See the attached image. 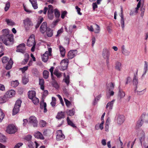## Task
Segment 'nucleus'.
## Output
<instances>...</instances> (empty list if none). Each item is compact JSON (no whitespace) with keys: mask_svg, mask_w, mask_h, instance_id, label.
<instances>
[{"mask_svg":"<svg viewBox=\"0 0 148 148\" xmlns=\"http://www.w3.org/2000/svg\"><path fill=\"white\" fill-rule=\"evenodd\" d=\"M144 71H143V75H145L147 71L148 70V63L146 61H145L144 62Z\"/></svg>","mask_w":148,"mask_h":148,"instance_id":"obj_36","label":"nucleus"},{"mask_svg":"<svg viewBox=\"0 0 148 148\" xmlns=\"http://www.w3.org/2000/svg\"><path fill=\"white\" fill-rule=\"evenodd\" d=\"M63 32V27H62L60 29L58 30L57 32V34L56 35V37L59 36L60 34L62 33Z\"/></svg>","mask_w":148,"mask_h":148,"instance_id":"obj_50","label":"nucleus"},{"mask_svg":"<svg viewBox=\"0 0 148 148\" xmlns=\"http://www.w3.org/2000/svg\"><path fill=\"white\" fill-rule=\"evenodd\" d=\"M25 49L26 47L25 44L22 43L17 46L16 51L18 52L24 53L25 52Z\"/></svg>","mask_w":148,"mask_h":148,"instance_id":"obj_11","label":"nucleus"},{"mask_svg":"<svg viewBox=\"0 0 148 148\" xmlns=\"http://www.w3.org/2000/svg\"><path fill=\"white\" fill-rule=\"evenodd\" d=\"M46 32L47 35L48 37H51L53 35L52 31L50 28L47 29V30Z\"/></svg>","mask_w":148,"mask_h":148,"instance_id":"obj_33","label":"nucleus"},{"mask_svg":"<svg viewBox=\"0 0 148 148\" xmlns=\"http://www.w3.org/2000/svg\"><path fill=\"white\" fill-rule=\"evenodd\" d=\"M77 53L76 50H73L70 51L68 53L67 57L68 59H71L75 56Z\"/></svg>","mask_w":148,"mask_h":148,"instance_id":"obj_10","label":"nucleus"},{"mask_svg":"<svg viewBox=\"0 0 148 148\" xmlns=\"http://www.w3.org/2000/svg\"><path fill=\"white\" fill-rule=\"evenodd\" d=\"M76 28V26L75 25H70L69 26L68 29L69 33H71L73 31V29Z\"/></svg>","mask_w":148,"mask_h":148,"instance_id":"obj_42","label":"nucleus"},{"mask_svg":"<svg viewBox=\"0 0 148 148\" xmlns=\"http://www.w3.org/2000/svg\"><path fill=\"white\" fill-rule=\"evenodd\" d=\"M93 10H95V8H97L98 6L96 3H94L92 4Z\"/></svg>","mask_w":148,"mask_h":148,"instance_id":"obj_61","label":"nucleus"},{"mask_svg":"<svg viewBox=\"0 0 148 148\" xmlns=\"http://www.w3.org/2000/svg\"><path fill=\"white\" fill-rule=\"evenodd\" d=\"M142 119L141 120H139L137 122L136 127V128H138L142 126L143 124V122L142 121Z\"/></svg>","mask_w":148,"mask_h":148,"instance_id":"obj_38","label":"nucleus"},{"mask_svg":"<svg viewBox=\"0 0 148 148\" xmlns=\"http://www.w3.org/2000/svg\"><path fill=\"white\" fill-rule=\"evenodd\" d=\"M19 82L17 80L12 81L11 82V85L12 86L15 87L19 84Z\"/></svg>","mask_w":148,"mask_h":148,"instance_id":"obj_41","label":"nucleus"},{"mask_svg":"<svg viewBox=\"0 0 148 148\" xmlns=\"http://www.w3.org/2000/svg\"><path fill=\"white\" fill-rule=\"evenodd\" d=\"M146 92V89H144L140 91H137V94L139 95H142L145 93Z\"/></svg>","mask_w":148,"mask_h":148,"instance_id":"obj_54","label":"nucleus"},{"mask_svg":"<svg viewBox=\"0 0 148 148\" xmlns=\"http://www.w3.org/2000/svg\"><path fill=\"white\" fill-rule=\"evenodd\" d=\"M28 66H26L23 68H20L19 69V70L21 71L23 73L28 69Z\"/></svg>","mask_w":148,"mask_h":148,"instance_id":"obj_47","label":"nucleus"},{"mask_svg":"<svg viewBox=\"0 0 148 148\" xmlns=\"http://www.w3.org/2000/svg\"><path fill=\"white\" fill-rule=\"evenodd\" d=\"M133 84L136 86L138 83V78L137 77V74H134L133 79Z\"/></svg>","mask_w":148,"mask_h":148,"instance_id":"obj_29","label":"nucleus"},{"mask_svg":"<svg viewBox=\"0 0 148 148\" xmlns=\"http://www.w3.org/2000/svg\"><path fill=\"white\" fill-rule=\"evenodd\" d=\"M48 28H49L47 27V23L46 22H44L40 27V31L43 34Z\"/></svg>","mask_w":148,"mask_h":148,"instance_id":"obj_16","label":"nucleus"},{"mask_svg":"<svg viewBox=\"0 0 148 148\" xmlns=\"http://www.w3.org/2000/svg\"><path fill=\"white\" fill-rule=\"evenodd\" d=\"M13 64V62L10 59L6 64L5 69L7 70H9L11 69Z\"/></svg>","mask_w":148,"mask_h":148,"instance_id":"obj_23","label":"nucleus"},{"mask_svg":"<svg viewBox=\"0 0 148 148\" xmlns=\"http://www.w3.org/2000/svg\"><path fill=\"white\" fill-rule=\"evenodd\" d=\"M122 53L125 56H128L130 54V51L126 49L122 51Z\"/></svg>","mask_w":148,"mask_h":148,"instance_id":"obj_51","label":"nucleus"},{"mask_svg":"<svg viewBox=\"0 0 148 148\" xmlns=\"http://www.w3.org/2000/svg\"><path fill=\"white\" fill-rule=\"evenodd\" d=\"M95 25L97 26V28L95 29V33H98L99 32L100 30L99 26L97 24H95Z\"/></svg>","mask_w":148,"mask_h":148,"instance_id":"obj_56","label":"nucleus"},{"mask_svg":"<svg viewBox=\"0 0 148 148\" xmlns=\"http://www.w3.org/2000/svg\"><path fill=\"white\" fill-rule=\"evenodd\" d=\"M35 138H39L41 140L44 139V137L42 134L40 132L37 131L35 132L34 134Z\"/></svg>","mask_w":148,"mask_h":148,"instance_id":"obj_17","label":"nucleus"},{"mask_svg":"<svg viewBox=\"0 0 148 148\" xmlns=\"http://www.w3.org/2000/svg\"><path fill=\"white\" fill-rule=\"evenodd\" d=\"M140 134L139 139L141 144H142V143L144 141L145 138L144 132L143 131H141Z\"/></svg>","mask_w":148,"mask_h":148,"instance_id":"obj_20","label":"nucleus"},{"mask_svg":"<svg viewBox=\"0 0 148 148\" xmlns=\"http://www.w3.org/2000/svg\"><path fill=\"white\" fill-rule=\"evenodd\" d=\"M49 72L46 70L44 71L43 72V77L45 79H47L49 77Z\"/></svg>","mask_w":148,"mask_h":148,"instance_id":"obj_44","label":"nucleus"},{"mask_svg":"<svg viewBox=\"0 0 148 148\" xmlns=\"http://www.w3.org/2000/svg\"><path fill=\"white\" fill-rule=\"evenodd\" d=\"M115 69L118 71H121V63L117 62L116 63L115 66Z\"/></svg>","mask_w":148,"mask_h":148,"instance_id":"obj_32","label":"nucleus"},{"mask_svg":"<svg viewBox=\"0 0 148 148\" xmlns=\"http://www.w3.org/2000/svg\"><path fill=\"white\" fill-rule=\"evenodd\" d=\"M21 102H16L14 107L12 110V115H15L17 114L19 111V108L21 107Z\"/></svg>","mask_w":148,"mask_h":148,"instance_id":"obj_8","label":"nucleus"},{"mask_svg":"<svg viewBox=\"0 0 148 148\" xmlns=\"http://www.w3.org/2000/svg\"><path fill=\"white\" fill-rule=\"evenodd\" d=\"M108 91L107 95L108 98H109L110 96H112L114 95V92L112 91V90Z\"/></svg>","mask_w":148,"mask_h":148,"instance_id":"obj_46","label":"nucleus"},{"mask_svg":"<svg viewBox=\"0 0 148 148\" xmlns=\"http://www.w3.org/2000/svg\"><path fill=\"white\" fill-rule=\"evenodd\" d=\"M3 35L1 38L3 43L6 45L12 44L13 41V35L9 34V30L8 29H4L2 30Z\"/></svg>","mask_w":148,"mask_h":148,"instance_id":"obj_1","label":"nucleus"},{"mask_svg":"<svg viewBox=\"0 0 148 148\" xmlns=\"http://www.w3.org/2000/svg\"><path fill=\"white\" fill-rule=\"evenodd\" d=\"M36 92L34 90H29L28 92V97L32 102H39L38 99L36 97Z\"/></svg>","mask_w":148,"mask_h":148,"instance_id":"obj_2","label":"nucleus"},{"mask_svg":"<svg viewBox=\"0 0 148 148\" xmlns=\"http://www.w3.org/2000/svg\"><path fill=\"white\" fill-rule=\"evenodd\" d=\"M29 1L34 9H36L38 8V5L36 0H29Z\"/></svg>","mask_w":148,"mask_h":148,"instance_id":"obj_24","label":"nucleus"},{"mask_svg":"<svg viewBox=\"0 0 148 148\" xmlns=\"http://www.w3.org/2000/svg\"><path fill=\"white\" fill-rule=\"evenodd\" d=\"M141 118L144 119L146 122L148 123V114H146L145 113H143L141 115Z\"/></svg>","mask_w":148,"mask_h":148,"instance_id":"obj_39","label":"nucleus"},{"mask_svg":"<svg viewBox=\"0 0 148 148\" xmlns=\"http://www.w3.org/2000/svg\"><path fill=\"white\" fill-rule=\"evenodd\" d=\"M114 87V85L113 83L110 82L108 84L107 90H112Z\"/></svg>","mask_w":148,"mask_h":148,"instance_id":"obj_30","label":"nucleus"},{"mask_svg":"<svg viewBox=\"0 0 148 148\" xmlns=\"http://www.w3.org/2000/svg\"><path fill=\"white\" fill-rule=\"evenodd\" d=\"M25 27H27L29 26L32 25V23L31 21V20L27 18L23 21Z\"/></svg>","mask_w":148,"mask_h":148,"instance_id":"obj_18","label":"nucleus"},{"mask_svg":"<svg viewBox=\"0 0 148 148\" xmlns=\"http://www.w3.org/2000/svg\"><path fill=\"white\" fill-rule=\"evenodd\" d=\"M59 48L62 56V57H64L66 53L65 49L61 45L59 46Z\"/></svg>","mask_w":148,"mask_h":148,"instance_id":"obj_22","label":"nucleus"},{"mask_svg":"<svg viewBox=\"0 0 148 148\" xmlns=\"http://www.w3.org/2000/svg\"><path fill=\"white\" fill-rule=\"evenodd\" d=\"M6 141V137L2 134L0 133V141L1 142H5Z\"/></svg>","mask_w":148,"mask_h":148,"instance_id":"obj_43","label":"nucleus"},{"mask_svg":"<svg viewBox=\"0 0 148 148\" xmlns=\"http://www.w3.org/2000/svg\"><path fill=\"white\" fill-rule=\"evenodd\" d=\"M22 82L23 84H25L28 82V79L25 77H23L22 79Z\"/></svg>","mask_w":148,"mask_h":148,"instance_id":"obj_57","label":"nucleus"},{"mask_svg":"<svg viewBox=\"0 0 148 148\" xmlns=\"http://www.w3.org/2000/svg\"><path fill=\"white\" fill-rule=\"evenodd\" d=\"M101 94L97 96L96 97H95V102H97V101H98L99 100V99L101 98Z\"/></svg>","mask_w":148,"mask_h":148,"instance_id":"obj_59","label":"nucleus"},{"mask_svg":"<svg viewBox=\"0 0 148 148\" xmlns=\"http://www.w3.org/2000/svg\"><path fill=\"white\" fill-rule=\"evenodd\" d=\"M69 60L68 59L62 60L60 63V69L61 71H64L66 69L68 65Z\"/></svg>","mask_w":148,"mask_h":148,"instance_id":"obj_3","label":"nucleus"},{"mask_svg":"<svg viewBox=\"0 0 148 148\" xmlns=\"http://www.w3.org/2000/svg\"><path fill=\"white\" fill-rule=\"evenodd\" d=\"M64 78L63 80L66 84L67 85H68L69 83V75L66 76L65 73H64Z\"/></svg>","mask_w":148,"mask_h":148,"instance_id":"obj_25","label":"nucleus"},{"mask_svg":"<svg viewBox=\"0 0 148 148\" xmlns=\"http://www.w3.org/2000/svg\"><path fill=\"white\" fill-rule=\"evenodd\" d=\"M66 113L68 115L73 116L74 115L75 113V110L73 109L72 110H68L66 111Z\"/></svg>","mask_w":148,"mask_h":148,"instance_id":"obj_28","label":"nucleus"},{"mask_svg":"<svg viewBox=\"0 0 148 148\" xmlns=\"http://www.w3.org/2000/svg\"><path fill=\"white\" fill-rule=\"evenodd\" d=\"M125 95V93L122 90L119 89L118 95V97L120 99L123 98Z\"/></svg>","mask_w":148,"mask_h":148,"instance_id":"obj_27","label":"nucleus"},{"mask_svg":"<svg viewBox=\"0 0 148 148\" xmlns=\"http://www.w3.org/2000/svg\"><path fill=\"white\" fill-rule=\"evenodd\" d=\"M4 114L0 108V122H1L4 117Z\"/></svg>","mask_w":148,"mask_h":148,"instance_id":"obj_45","label":"nucleus"},{"mask_svg":"<svg viewBox=\"0 0 148 148\" xmlns=\"http://www.w3.org/2000/svg\"><path fill=\"white\" fill-rule=\"evenodd\" d=\"M110 53L109 50L106 48L103 49L102 52V56L104 58H106V62L108 64L109 62V57Z\"/></svg>","mask_w":148,"mask_h":148,"instance_id":"obj_7","label":"nucleus"},{"mask_svg":"<svg viewBox=\"0 0 148 148\" xmlns=\"http://www.w3.org/2000/svg\"><path fill=\"white\" fill-rule=\"evenodd\" d=\"M48 8V17L50 20L53 19L54 16L53 14V8L52 6L51 5H49Z\"/></svg>","mask_w":148,"mask_h":148,"instance_id":"obj_9","label":"nucleus"},{"mask_svg":"<svg viewBox=\"0 0 148 148\" xmlns=\"http://www.w3.org/2000/svg\"><path fill=\"white\" fill-rule=\"evenodd\" d=\"M35 36L34 35H32L27 40V45L29 47H31L34 45H36Z\"/></svg>","mask_w":148,"mask_h":148,"instance_id":"obj_6","label":"nucleus"},{"mask_svg":"<svg viewBox=\"0 0 148 148\" xmlns=\"http://www.w3.org/2000/svg\"><path fill=\"white\" fill-rule=\"evenodd\" d=\"M10 7V3L9 2H7L6 5L5 7V11H7L9 9Z\"/></svg>","mask_w":148,"mask_h":148,"instance_id":"obj_55","label":"nucleus"},{"mask_svg":"<svg viewBox=\"0 0 148 148\" xmlns=\"http://www.w3.org/2000/svg\"><path fill=\"white\" fill-rule=\"evenodd\" d=\"M29 122L34 127H36L38 125V121L34 116H32L29 118Z\"/></svg>","mask_w":148,"mask_h":148,"instance_id":"obj_13","label":"nucleus"},{"mask_svg":"<svg viewBox=\"0 0 148 148\" xmlns=\"http://www.w3.org/2000/svg\"><path fill=\"white\" fill-rule=\"evenodd\" d=\"M57 133L56 139L57 140H62L65 138V136L62 133V131L61 130L57 131Z\"/></svg>","mask_w":148,"mask_h":148,"instance_id":"obj_12","label":"nucleus"},{"mask_svg":"<svg viewBox=\"0 0 148 148\" xmlns=\"http://www.w3.org/2000/svg\"><path fill=\"white\" fill-rule=\"evenodd\" d=\"M5 21L7 24L10 26H13L14 25V23L13 21L10 19H6Z\"/></svg>","mask_w":148,"mask_h":148,"instance_id":"obj_35","label":"nucleus"},{"mask_svg":"<svg viewBox=\"0 0 148 148\" xmlns=\"http://www.w3.org/2000/svg\"><path fill=\"white\" fill-rule=\"evenodd\" d=\"M65 117V114L64 112L61 111L58 112L56 118L58 119H63Z\"/></svg>","mask_w":148,"mask_h":148,"instance_id":"obj_19","label":"nucleus"},{"mask_svg":"<svg viewBox=\"0 0 148 148\" xmlns=\"http://www.w3.org/2000/svg\"><path fill=\"white\" fill-rule=\"evenodd\" d=\"M23 145V144L22 143H18L15 146L14 148H19V147Z\"/></svg>","mask_w":148,"mask_h":148,"instance_id":"obj_63","label":"nucleus"},{"mask_svg":"<svg viewBox=\"0 0 148 148\" xmlns=\"http://www.w3.org/2000/svg\"><path fill=\"white\" fill-rule=\"evenodd\" d=\"M15 92L13 90H11L7 92L5 95V96L8 98H10L15 95Z\"/></svg>","mask_w":148,"mask_h":148,"instance_id":"obj_15","label":"nucleus"},{"mask_svg":"<svg viewBox=\"0 0 148 148\" xmlns=\"http://www.w3.org/2000/svg\"><path fill=\"white\" fill-rule=\"evenodd\" d=\"M48 51L45 52L42 57V60L44 62H46L48 60V56L51 55L52 49L51 48H48Z\"/></svg>","mask_w":148,"mask_h":148,"instance_id":"obj_5","label":"nucleus"},{"mask_svg":"<svg viewBox=\"0 0 148 148\" xmlns=\"http://www.w3.org/2000/svg\"><path fill=\"white\" fill-rule=\"evenodd\" d=\"M44 80L43 79H39V84L40 86V88L41 89L43 90L44 89Z\"/></svg>","mask_w":148,"mask_h":148,"instance_id":"obj_34","label":"nucleus"},{"mask_svg":"<svg viewBox=\"0 0 148 148\" xmlns=\"http://www.w3.org/2000/svg\"><path fill=\"white\" fill-rule=\"evenodd\" d=\"M53 86L56 89H58L59 88V86L58 83L56 81H54L53 84Z\"/></svg>","mask_w":148,"mask_h":148,"instance_id":"obj_53","label":"nucleus"},{"mask_svg":"<svg viewBox=\"0 0 148 148\" xmlns=\"http://www.w3.org/2000/svg\"><path fill=\"white\" fill-rule=\"evenodd\" d=\"M17 130L16 127L13 125L10 124L7 127L6 132L9 134H14Z\"/></svg>","mask_w":148,"mask_h":148,"instance_id":"obj_4","label":"nucleus"},{"mask_svg":"<svg viewBox=\"0 0 148 148\" xmlns=\"http://www.w3.org/2000/svg\"><path fill=\"white\" fill-rule=\"evenodd\" d=\"M76 9L77 10V13L79 15H82V13L80 12L81 9L80 8H79L78 6H76L75 7Z\"/></svg>","mask_w":148,"mask_h":148,"instance_id":"obj_58","label":"nucleus"},{"mask_svg":"<svg viewBox=\"0 0 148 148\" xmlns=\"http://www.w3.org/2000/svg\"><path fill=\"white\" fill-rule=\"evenodd\" d=\"M54 74L56 75L58 78H60L62 76V73L57 69L55 70Z\"/></svg>","mask_w":148,"mask_h":148,"instance_id":"obj_31","label":"nucleus"},{"mask_svg":"<svg viewBox=\"0 0 148 148\" xmlns=\"http://www.w3.org/2000/svg\"><path fill=\"white\" fill-rule=\"evenodd\" d=\"M88 29L90 31L92 32L94 31V29L92 25H90V27L87 26Z\"/></svg>","mask_w":148,"mask_h":148,"instance_id":"obj_62","label":"nucleus"},{"mask_svg":"<svg viewBox=\"0 0 148 148\" xmlns=\"http://www.w3.org/2000/svg\"><path fill=\"white\" fill-rule=\"evenodd\" d=\"M124 116L123 115L120 114L118 115L117 123L118 124L121 125L124 122Z\"/></svg>","mask_w":148,"mask_h":148,"instance_id":"obj_14","label":"nucleus"},{"mask_svg":"<svg viewBox=\"0 0 148 148\" xmlns=\"http://www.w3.org/2000/svg\"><path fill=\"white\" fill-rule=\"evenodd\" d=\"M25 59L23 61V64H25L27 63L29 58V56L27 53L25 54Z\"/></svg>","mask_w":148,"mask_h":148,"instance_id":"obj_37","label":"nucleus"},{"mask_svg":"<svg viewBox=\"0 0 148 148\" xmlns=\"http://www.w3.org/2000/svg\"><path fill=\"white\" fill-rule=\"evenodd\" d=\"M9 59L6 57H4L3 58L2 62L3 63H7Z\"/></svg>","mask_w":148,"mask_h":148,"instance_id":"obj_52","label":"nucleus"},{"mask_svg":"<svg viewBox=\"0 0 148 148\" xmlns=\"http://www.w3.org/2000/svg\"><path fill=\"white\" fill-rule=\"evenodd\" d=\"M48 10V8L46 7L44 8L43 10H40L38 11V13L40 14H41L43 12V13L45 14H46Z\"/></svg>","mask_w":148,"mask_h":148,"instance_id":"obj_48","label":"nucleus"},{"mask_svg":"<svg viewBox=\"0 0 148 148\" xmlns=\"http://www.w3.org/2000/svg\"><path fill=\"white\" fill-rule=\"evenodd\" d=\"M54 12L56 17L57 18H58L60 16V14L58 10L57 9H55Z\"/></svg>","mask_w":148,"mask_h":148,"instance_id":"obj_49","label":"nucleus"},{"mask_svg":"<svg viewBox=\"0 0 148 148\" xmlns=\"http://www.w3.org/2000/svg\"><path fill=\"white\" fill-rule=\"evenodd\" d=\"M66 121L67 122V123L69 125H70V126H71L73 128L76 127V126L75 125L74 123H73V122L69 118V117H68L67 118Z\"/></svg>","mask_w":148,"mask_h":148,"instance_id":"obj_26","label":"nucleus"},{"mask_svg":"<svg viewBox=\"0 0 148 148\" xmlns=\"http://www.w3.org/2000/svg\"><path fill=\"white\" fill-rule=\"evenodd\" d=\"M113 103V102H108L106 105V108L109 110H111L112 108Z\"/></svg>","mask_w":148,"mask_h":148,"instance_id":"obj_40","label":"nucleus"},{"mask_svg":"<svg viewBox=\"0 0 148 148\" xmlns=\"http://www.w3.org/2000/svg\"><path fill=\"white\" fill-rule=\"evenodd\" d=\"M32 136L31 135H28L26 136L25 138V139L27 141H29L31 140V138H32Z\"/></svg>","mask_w":148,"mask_h":148,"instance_id":"obj_60","label":"nucleus"},{"mask_svg":"<svg viewBox=\"0 0 148 148\" xmlns=\"http://www.w3.org/2000/svg\"><path fill=\"white\" fill-rule=\"evenodd\" d=\"M47 104L46 102H40V107L41 109H44V112H46L47 110L46 108Z\"/></svg>","mask_w":148,"mask_h":148,"instance_id":"obj_21","label":"nucleus"},{"mask_svg":"<svg viewBox=\"0 0 148 148\" xmlns=\"http://www.w3.org/2000/svg\"><path fill=\"white\" fill-rule=\"evenodd\" d=\"M28 146L29 148H34L33 145V143L32 142H29Z\"/></svg>","mask_w":148,"mask_h":148,"instance_id":"obj_64","label":"nucleus"}]
</instances>
